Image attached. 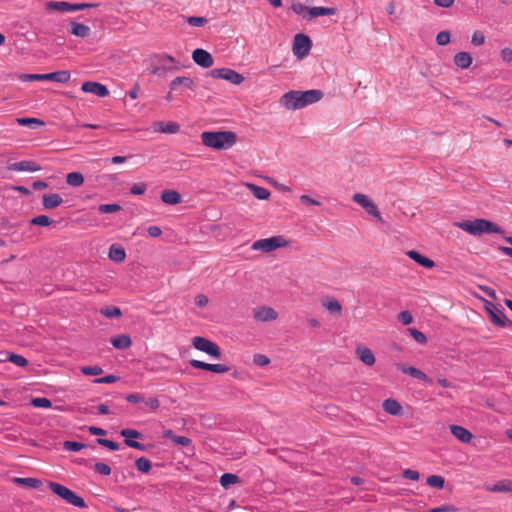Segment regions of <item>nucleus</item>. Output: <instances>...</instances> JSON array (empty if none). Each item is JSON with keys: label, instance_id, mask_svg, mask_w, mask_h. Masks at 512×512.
<instances>
[{"label": "nucleus", "instance_id": "f257e3e1", "mask_svg": "<svg viewBox=\"0 0 512 512\" xmlns=\"http://www.w3.org/2000/svg\"><path fill=\"white\" fill-rule=\"evenodd\" d=\"M323 96V92L319 89L307 91L291 90L281 97L280 103L286 109L298 110L320 101Z\"/></svg>", "mask_w": 512, "mask_h": 512}, {"label": "nucleus", "instance_id": "f03ea898", "mask_svg": "<svg viewBox=\"0 0 512 512\" xmlns=\"http://www.w3.org/2000/svg\"><path fill=\"white\" fill-rule=\"evenodd\" d=\"M202 143L216 150H228L237 142L233 131H205L201 134Z\"/></svg>", "mask_w": 512, "mask_h": 512}, {"label": "nucleus", "instance_id": "7ed1b4c3", "mask_svg": "<svg viewBox=\"0 0 512 512\" xmlns=\"http://www.w3.org/2000/svg\"><path fill=\"white\" fill-rule=\"evenodd\" d=\"M457 226L472 236H481L485 233L504 234V230L497 224L486 219L464 220Z\"/></svg>", "mask_w": 512, "mask_h": 512}, {"label": "nucleus", "instance_id": "20e7f679", "mask_svg": "<svg viewBox=\"0 0 512 512\" xmlns=\"http://www.w3.org/2000/svg\"><path fill=\"white\" fill-rule=\"evenodd\" d=\"M48 487L54 494L66 501L68 504L78 508H85L87 506L85 500L81 496H78L72 490L60 483L49 481Z\"/></svg>", "mask_w": 512, "mask_h": 512}, {"label": "nucleus", "instance_id": "39448f33", "mask_svg": "<svg viewBox=\"0 0 512 512\" xmlns=\"http://www.w3.org/2000/svg\"><path fill=\"white\" fill-rule=\"evenodd\" d=\"M19 79L23 82L49 80L58 83H66L70 79V73L66 70H61L46 74H20Z\"/></svg>", "mask_w": 512, "mask_h": 512}, {"label": "nucleus", "instance_id": "423d86ee", "mask_svg": "<svg viewBox=\"0 0 512 512\" xmlns=\"http://www.w3.org/2000/svg\"><path fill=\"white\" fill-rule=\"evenodd\" d=\"M484 308L490 316L491 322L498 327H509L512 328V320L508 319L504 313L503 308L497 307L492 302L484 300Z\"/></svg>", "mask_w": 512, "mask_h": 512}, {"label": "nucleus", "instance_id": "0eeeda50", "mask_svg": "<svg viewBox=\"0 0 512 512\" xmlns=\"http://www.w3.org/2000/svg\"><path fill=\"white\" fill-rule=\"evenodd\" d=\"M288 241L282 236H273L270 238L260 239L252 244V249L261 250L263 252H271L278 248L286 247Z\"/></svg>", "mask_w": 512, "mask_h": 512}, {"label": "nucleus", "instance_id": "6e6552de", "mask_svg": "<svg viewBox=\"0 0 512 512\" xmlns=\"http://www.w3.org/2000/svg\"><path fill=\"white\" fill-rule=\"evenodd\" d=\"M192 344L195 349L202 351L215 359L221 358L222 354L220 347L216 343L210 341L205 337H194L192 340Z\"/></svg>", "mask_w": 512, "mask_h": 512}, {"label": "nucleus", "instance_id": "1a4fd4ad", "mask_svg": "<svg viewBox=\"0 0 512 512\" xmlns=\"http://www.w3.org/2000/svg\"><path fill=\"white\" fill-rule=\"evenodd\" d=\"M312 48L311 39L302 33L295 35L292 45V51L298 58H304L307 56Z\"/></svg>", "mask_w": 512, "mask_h": 512}, {"label": "nucleus", "instance_id": "9d476101", "mask_svg": "<svg viewBox=\"0 0 512 512\" xmlns=\"http://www.w3.org/2000/svg\"><path fill=\"white\" fill-rule=\"evenodd\" d=\"M352 200L360 205L369 215L376 218L378 221L383 222L382 216L376 204L367 195L362 193H355Z\"/></svg>", "mask_w": 512, "mask_h": 512}, {"label": "nucleus", "instance_id": "9b49d317", "mask_svg": "<svg viewBox=\"0 0 512 512\" xmlns=\"http://www.w3.org/2000/svg\"><path fill=\"white\" fill-rule=\"evenodd\" d=\"M209 75L215 79H224L234 85H239L244 81V77L230 68H216L209 72Z\"/></svg>", "mask_w": 512, "mask_h": 512}, {"label": "nucleus", "instance_id": "f8f14e48", "mask_svg": "<svg viewBox=\"0 0 512 512\" xmlns=\"http://www.w3.org/2000/svg\"><path fill=\"white\" fill-rule=\"evenodd\" d=\"M120 435L122 437H125L124 443L128 447L140 450V451H146L147 446L145 444H142L138 441H135L134 439H142L143 434L135 429L125 428L120 431Z\"/></svg>", "mask_w": 512, "mask_h": 512}, {"label": "nucleus", "instance_id": "ddd939ff", "mask_svg": "<svg viewBox=\"0 0 512 512\" xmlns=\"http://www.w3.org/2000/svg\"><path fill=\"white\" fill-rule=\"evenodd\" d=\"M192 59L202 68H210L214 64L212 55L202 48H197L192 52Z\"/></svg>", "mask_w": 512, "mask_h": 512}, {"label": "nucleus", "instance_id": "4468645a", "mask_svg": "<svg viewBox=\"0 0 512 512\" xmlns=\"http://www.w3.org/2000/svg\"><path fill=\"white\" fill-rule=\"evenodd\" d=\"M253 317L256 321L267 322L276 320L278 313L271 307L262 306L253 310Z\"/></svg>", "mask_w": 512, "mask_h": 512}, {"label": "nucleus", "instance_id": "2eb2a0df", "mask_svg": "<svg viewBox=\"0 0 512 512\" xmlns=\"http://www.w3.org/2000/svg\"><path fill=\"white\" fill-rule=\"evenodd\" d=\"M81 90L86 93L95 94L102 98L109 95V90L105 85L94 81L84 82L82 84Z\"/></svg>", "mask_w": 512, "mask_h": 512}, {"label": "nucleus", "instance_id": "dca6fc26", "mask_svg": "<svg viewBox=\"0 0 512 512\" xmlns=\"http://www.w3.org/2000/svg\"><path fill=\"white\" fill-rule=\"evenodd\" d=\"M63 203V198L58 193L44 194L42 196V205L46 210L57 208Z\"/></svg>", "mask_w": 512, "mask_h": 512}, {"label": "nucleus", "instance_id": "f3484780", "mask_svg": "<svg viewBox=\"0 0 512 512\" xmlns=\"http://www.w3.org/2000/svg\"><path fill=\"white\" fill-rule=\"evenodd\" d=\"M397 369L400 370L402 373L407 374L413 378H416L418 380H422L425 382H431V379L420 369L406 366L404 364H398Z\"/></svg>", "mask_w": 512, "mask_h": 512}, {"label": "nucleus", "instance_id": "a211bd4d", "mask_svg": "<svg viewBox=\"0 0 512 512\" xmlns=\"http://www.w3.org/2000/svg\"><path fill=\"white\" fill-rule=\"evenodd\" d=\"M450 431L452 435L462 443H469L473 438V434L468 429L460 425H450Z\"/></svg>", "mask_w": 512, "mask_h": 512}, {"label": "nucleus", "instance_id": "6ab92c4d", "mask_svg": "<svg viewBox=\"0 0 512 512\" xmlns=\"http://www.w3.org/2000/svg\"><path fill=\"white\" fill-rule=\"evenodd\" d=\"M406 254L410 259L414 260L416 263L423 266L424 268L431 269L435 266V262L433 260L422 255L416 250H409L407 251Z\"/></svg>", "mask_w": 512, "mask_h": 512}, {"label": "nucleus", "instance_id": "aec40b11", "mask_svg": "<svg viewBox=\"0 0 512 512\" xmlns=\"http://www.w3.org/2000/svg\"><path fill=\"white\" fill-rule=\"evenodd\" d=\"M179 85H182L192 91H195L197 87L195 81L192 78L186 76H177L170 82L169 88L170 90H176Z\"/></svg>", "mask_w": 512, "mask_h": 512}, {"label": "nucleus", "instance_id": "412c9836", "mask_svg": "<svg viewBox=\"0 0 512 512\" xmlns=\"http://www.w3.org/2000/svg\"><path fill=\"white\" fill-rule=\"evenodd\" d=\"M9 169L14 171L36 172L39 171L41 167L34 161L23 160L11 164Z\"/></svg>", "mask_w": 512, "mask_h": 512}, {"label": "nucleus", "instance_id": "4be33fe9", "mask_svg": "<svg viewBox=\"0 0 512 512\" xmlns=\"http://www.w3.org/2000/svg\"><path fill=\"white\" fill-rule=\"evenodd\" d=\"M161 200L163 203L167 205H176L181 203L182 196L179 192L176 190H163L161 193Z\"/></svg>", "mask_w": 512, "mask_h": 512}, {"label": "nucleus", "instance_id": "5701e85b", "mask_svg": "<svg viewBox=\"0 0 512 512\" xmlns=\"http://www.w3.org/2000/svg\"><path fill=\"white\" fill-rule=\"evenodd\" d=\"M383 410L393 416H399L402 414V406L397 400L386 399L382 404Z\"/></svg>", "mask_w": 512, "mask_h": 512}, {"label": "nucleus", "instance_id": "b1692460", "mask_svg": "<svg viewBox=\"0 0 512 512\" xmlns=\"http://www.w3.org/2000/svg\"><path fill=\"white\" fill-rule=\"evenodd\" d=\"M71 26V34L80 37V38H86L90 35L91 29L89 26L85 24H81L75 21L70 22Z\"/></svg>", "mask_w": 512, "mask_h": 512}, {"label": "nucleus", "instance_id": "393cba45", "mask_svg": "<svg viewBox=\"0 0 512 512\" xmlns=\"http://www.w3.org/2000/svg\"><path fill=\"white\" fill-rule=\"evenodd\" d=\"M356 354L359 359L368 366H372L375 363V356L369 348L358 347L356 349Z\"/></svg>", "mask_w": 512, "mask_h": 512}, {"label": "nucleus", "instance_id": "a878e982", "mask_svg": "<svg viewBox=\"0 0 512 512\" xmlns=\"http://www.w3.org/2000/svg\"><path fill=\"white\" fill-rule=\"evenodd\" d=\"M111 344L116 349H128L132 345V340L129 335L121 334L111 338Z\"/></svg>", "mask_w": 512, "mask_h": 512}, {"label": "nucleus", "instance_id": "bb28decb", "mask_svg": "<svg viewBox=\"0 0 512 512\" xmlns=\"http://www.w3.org/2000/svg\"><path fill=\"white\" fill-rule=\"evenodd\" d=\"M454 63L457 67L466 69L472 64V57L468 52H458L454 56Z\"/></svg>", "mask_w": 512, "mask_h": 512}, {"label": "nucleus", "instance_id": "cd10ccee", "mask_svg": "<svg viewBox=\"0 0 512 512\" xmlns=\"http://www.w3.org/2000/svg\"><path fill=\"white\" fill-rule=\"evenodd\" d=\"M180 129V125L176 122H168V123H164V122H156L155 123V130L158 131V132H161V133H169V134H173V133H177Z\"/></svg>", "mask_w": 512, "mask_h": 512}, {"label": "nucleus", "instance_id": "c85d7f7f", "mask_svg": "<svg viewBox=\"0 0 512 512\" xmlns=\"http://www.w3.org/2000/svg\"><path fill=\"white\" fill-rule=\"evenodd\" d=\"M337 13V9L334 7H311L309 9V15L311 18L319 17V16H330L335 15Z\"/></svg>", "mask_w": 512, "mask_h": 512}, {"label": "nucleus", "instance_id": "c756f323", "mask_svg": "<svg viewBox=\"0 0 512 512\" xmlns=\"http://www.w3.org/2000/svg\"><path fill=\"white\" fill-rule=\"evenodd\" d=\"M109 258L117 263L123 262L126 258V252L121 246L113 244L109 248Z\"/></svg>", "mask_w": 512, "mask_h": 512}, {"label": "nucleus", "instance_id": "7c9ffc66", "mask_svg": "<svg viewBox=\"0 0 512 512\" xmlns=\"http://www.w3.org/2000/svg\"><path fill=\"white\" fill-rule=\"evenodd\" d=\"M5 354H6V357L4 359H0L1 361H9L19 367H25L28 365V360L25 357H23L22 355L10 353V352H7Z\"/></svg>", "mask_w": 512, "mask_h": 512}, {"label": "nucleus", "instance_id": "2f4dec72", "mask_svg": "<svg viewBox=\"0 0 512 512\" xmlns=\"http://www.w3.org/2000/svg\"><path fill=\"white\" fill-rule=\"evenodd\" d=\"M46 8L60 12H71V3L64 1H49L46 3Z\"/></svg>", "mask_w": 512, "mask_h": 512}, {"label": "nucleus", "instance_id": "473e14b6", "mask_svg": "<svg viewBox=\"0 0 512 512\" xmlns=\"http://www.w3.org/2000/svg\"><path fill=\"white\" fill-rule=\"evenodd\" d=\"M14 482L19 485H23V486L33 488V489H39L42 486L41 480H39L37 478H31V477L15 478Z\"/></svg>", "mask_w": 512, "mask_h": 512}, {"label": "nucleus", "instance_id": "72a5a7b5", "mask_svg": "<svg viewBox=\"0 0 512 512\" xmlns=\"http://www.w3.org/2000/svg\"><path fill=\"white\" fill-rule=\"evenodd\" d=\"M248 187L253 195L259 200H266L270 197V191L264 187L255 184H249Z\"/></svg>", "mask_w": 512, "mask_h": 512}, {"label": "nucleus", "instance_id": "f704fd0d", "mask_svg": "<svg viewBox=\"0 0 512 512\" xmlns=\"http://www.w3.org/2000/svg\"><path fill=\"white\" fill-rule=\"evenodd\" d=\"M66 183L72 187H79L84 183V176L80 172H71L66 176Z\"/></svg>", "mask_w": 512, "mask_h": 512}, {"label": "nucleus", "instance_id": "c9c22d12", "mask_svg": "<svg viewBox=\"0 0 512 512\" xmlns=\"http://www.w3.org/2000/svg\"><path fill=\"white\" fill-rule=\"evenodd\" d=\"M240 482V478L236 474L224 473L220 477V484L223 488L228 489L230 485Z\"/></svg>", "mask_w": 512, "mask_h": 512}, {"label": "nucleus", "instance_id": "e433bc0d", "mask_svg": "<svg viewBox=\"0 0 512 512\" xmlns=\"http://www.w3.org/2000/svg\"><path fill=\"white\" fill-rule=\"evenodd\" d=\"M54 221L47 215H38L29 220L31 226H50Z\"/></svg>", "mask_w": 512, "mask_h": 512}, {"label": "nucleus", "instance_id": "4c0bfd02", "mask_svg": "<svg viewBox=\"0 0 512 512\" xmlns=\"http://www.w3.org/2000/svg\"><path fill=\"white\" fill-rule=\"evenodd\" d=\"M17 123L21 126H28L31 128H37L44 125V122L38 118H17Z\"/></svg>", "mask_w": 512, "mask_h": 512}, {"label": "nucleus", "instance_id": "58836bf2", "mask_svg": "<svg viewBox=\"0 0 512 512\" xmlns=\"http://www.w3.org/2000/svg\"><path fill=\"white\" fill-rule=\"evenodd\" d=\"M135 467L142 473H149L152 468V463L146 457H139L135 461Z\"/></svg>", "mask_w": 512, "mask_h": 512}, {"label": "nucleus", "instance_id": "ea45409f", "mask_svg": "<svg viewBox=\"0 0 512 512\" xmlns=\"http://www.w3.org/2000/svg\"><path fill=\"white\" fill-rule=\"evenodd\" d=\"M100 313L107 318H117L122 315L120 308L116 306H105L101 308Z\"/></svg>", "mask_w": 512, "mask_h": 512}, {"label": "nucleus", "instance_id": "a19ab883", "mask_svg": "<svg viewBox=\"0 0 512 512\" xmlns=\"http://www.w3.org/2000/svg\"><path fill=\"white\" fill-rule=\"evenodd\" d=\"M426 483L431 487L442 489L444 487L445 480L442 476L431 475L427 478Z\"/></svg>", "mask_w": 512, "mask_h": 512}, {"label": "nucleus", "instance_id": "79ce46f5", "mask_svg": "<svg viewBox=\"0 0 512 512\" xmlns=\"http://www.w3.org/2000/svg\"><path fill=\"white\" fill-rule=\"evenodd\" d=\"M31 405L36 408H51L52 402L46 397H36L31 400Z\"/></svg>", "mask_w": 512, "mask_h": 512}, {"label": "nucleus", "instance_id": "37998d69", "mask_svg": "<svg viewBox=\"0 0 512 512\" xmlns=\"http://www.w3.org/2000/svg\"><path fill=\"white\" fill-rule=\"evenodd\" d=\"M493 492H512V481H501L496 483L492 488Z\"/></svg>", "mask_w": 512, "mask_h": 512}, {"label": "nucleus", "instance_id": "c03bdc74", "mask_svg": "<svg viewBox=\"0 0 512 512\" xmlns=\"http://www.w3.org/2000/svg\"><path fill=\"white\" fill-rule=\"evenodd\" d=\"M172 70L171 67H166L165 64L161 63V65H152L150 72L153 75L164 77L168 71Z\"/></svg>", "mask_w": 512, "mask_h": 512}, {"label": "nucleus", "instance_id": "a18cd8bd", "mask_svg": "<svg viewBox=\"0 0 512 512\" xmlns=\"http://www.w3.org/2000/svg\"><path fill=\"white\" fill-rule=\"evenodd\" d=\"M85 447H86V445L84 443L76 442V441H65L63 443V448L65 450L73 451V452L80 451L81 449H83Z\"/></svg>", "mask_w": 512, "mask_h": 512}, {"label": "nucleus", "instance_id": "49530a36", "mask_svg": "<svg viewBox=\"0 0 512 512\" xmlns=\"http://www.w3.org/2000/svg\"><path fill=\"white\" fill-rule=\"evenodd\" d=\"M408 332L415 339V341L418 342L419 344H426L427 343V337L421 331H419V330H417L415 328H408Z\"/></svg>", "mask_w": 512, "mask_h": 512}, {"label": "nucleus", "instance_id": "de8ad7c7", "mask_svg": "<svg viewBox=\"0 0 512 512\" xmlns=\"http://www.w3.org/2000/svg\"><path fill=\"white\" fill-rule=\"evenodd\" d=\"M121 210V206L119 204H101L98 207V211L100 213H114Z\"/></svg>", "mask_w": 512, "mask_h": 512}, {"label": "nucleus", "instance_id": "09e8293b", "mask_svg": "<svg viewBox=\"0 0 512 512\" xmlns=\"http://www.w3.org/2000/svg\"><path fill=\"white\" fill-rule=\"evenodd\" d=\"M96 442L97 444L104 446L112 451H116L119 449V444L109 439L97 438Z\"/></svg>", "mask_w": 512, "mask_h": 512}, {"label": "nucleus", "instance_id": "8fccbe9b", "mask_svg": "<svg viewBox=\"0 0 512 512\" xmlns=\"http://www.w3.org/2000/svg\"><path fill=\"white\" fill-rule=\"evenodd\" d=\"M324 306L331 313L340 314L342 311V306L337 300L328 301L327 303H324Z\"/></svg>", "mask_w": 512, "mask_h": 512}, {"label": "nucleus", "instance_id": "3c124183", "mask_svg": "<svg viewBox=\"0 0 512 512\" xmlns=\"http://www.w3.org/2000/svg\"><path fill=\"white\" fill-rule=\"evenodd\" d=\"M94 470L104 476H108L111 473V468L108 464L103 462H97L94 465Z\"/></svg>", "mask_w": 512, "mask_h": 512}, {"label": "nucleus", "instance_id": "603ef678", "mask_svg": "<svg viewBox=\"0 0 512 512\" xmlns=\"http://www.w3.org/2000/svg\"><path fill=\"white\" fill-rule=\"evenodd\" d=\"M81 372L84 374V375H100L103 373V370L101 367L99 366H85V367H82L81 368Z\"/></svg>", "mask_w": 512, "mask_h": 512}, {"label": "nucleus", "instance_id": "864d4df0", "mask_svg": "<svg viewBox=\"0 0 512 512\" xmlns=\"http://www.w3.org/2000/svg\"><path fill=\"white\" fill-rule=\"evenodd\" d=\"M450 42V33L448 31H441L436 36V43L439 46L447 45Z\"/></svg>", "mask_w": 512, "mask_h": 512}, {"label": "nucleus", "instance_id": "5fc2aeb1", "mask_svg": "<svg viewBox=\"0 0 512 512\" xmlns=\"http://www.w3.org/2000/svg\"><path fill=\"white\" fill-rule=\"evenodd\" d=\"M398 321L403 325H409L413 322V316L409 311H402L397 316Z\"/></svg>", "mask_w": 512, "mask_h": 512}, {"label": "nucleus", "instance_id": "6e6d98bb", "mask_svg": "<svg viewBox=\"0 0 512 512\" xmlns=\"http://www.w3.org/2000/svg\"><path fill=\"white\" fill-rule=\"evenodd\" d=\"M207 22L208 20L205 17L190 16L187 18V23L192 26L201 27L204 26Z\"/></svg>", "mask_w": 512, "mask_h": 512}, {"label": "nucleus", "instance_id": "4d7b16f0", "mask_svg": "<svg viewBox=\"0 0 512 512\" xmlns=\"http://www.w3.org/2000/svg\"><path fill=\"white\" fill-rule=\"evenodd\" d=\"M147 189V185L146 183L144 182H138V183H135L131 189H130V192L134 195H142L145 193Z\"/></svg>", "mask_w": 512, "mask_h": 512}, {"label": "nucleus", "instance_id": "13d9d810", "mask_svg": "<svg viewBox=\"0 0 512 512\" xmlns=\"http://www.w3.org/2000/svg\"><path fill=\"white\" fill-rule=\"evenodd\" d=\"M96 3H71V12L97 7Z\"/></svg>", "mask_w": 512, "mask_h": 512}, {"label": "nucleus", "instance_id": "bf43d9fd", "mask_svg": "<svg viewBox=\"0 0 512 512\" xmlns=\"http://www.w3.org/2000/svg\"><path fill=\"white\" fill-rule=\"evenodd\" d=\"M253 362L258 366H266L270 363V359L264 354H255Z\"/></svg>", "mask_w": 512, "mask_h": 512}, {"label": "nucleus", "instance_id": "052dcab7", "mask_svg": "<svg viewBox=\"0 0 512 512\" xmlns=\"http://www.w3.org/2000/svg\"><path fill=\"white\" fill-rule=\"evenodd\" d=\"M172 441L180 446L188 447L192 445V440L186 436H177L172 438Z\"/></svg>", "mask_w": 512, "mask_h": 512}, {"label": "nucleus", "instance_id": "680f3d73", "mask_svg": "<svg viewBox=\"0 0 512 512\" xmlns=\"http://www.w3.org/2000/svg\"><path fill=\"white\" fill-rule=\"evenodd\" d=\"M484 42H485V36L482 32L476 31L473 33L472 38H471V43L473 45L480 46V45L484 44Z\"/></svg>", "mask_w": 512, "mask_h": 512}, {"label": "nucleus", "instance_id": "e2e57ef3", "mask_svg": "<svg viewBox=\"0 0 512 512\" xmlns=\"http://www.w3.org/2000/svg\"><path fill=\"white\" fill-rule=\"evenodd\" d=\"M230 370L227 365L224 364H209V370L214 373H226Z\"/></svg>", "mask_w": 512, "mask_h": 512}, {"label": "nucleus", "instance_id": "0e129e2a", "mask_svg": "<svg viewBox=\"0 0 512 512\" xmlns=\"http://www.w3.org/2000/svg\"><path fill=\"white\" fill-rule=\"evenodd\" d=\"M291 9L293 10L294 13L301 15L304 12L309 13L310 8L304 5L303 3L297 2L292 4Z\"/></svg>", "mask_w": 512, "mask_h": 512}, {"label": "nucleus", "instance_id": "69168bd1", "mask_svg": "<svg viewBox=\"0 0 512 512\" xmlns=\"http://www.w3.org/2000/svg\"><path fill=\"white\" fill-rule=\"evenodd\" d=\"M457 508L453 505H442L429 509L428 512H456Z\"/></svg>", "mask_w": 512, "mask_h": 512}, {"label": "nucleus", "instance_id": "338daca9", "mask_svg": "<svg viewBox=\"0 0 512 512\" xmlns=\"http://www.w3.org/2000/svg\"><path fill=\"white\" fill-rule=\"evenodd\" d=\"M419 472L412 469H406L403 471V477L408 480L416 481L419 479Z\"/></svg>", "mask_w": 512, "mask_h": 512}, {"label": "nucleus", "instance_id": "774afa93", "mask_svg": "<svg viewBox=\"0 0 512 512\" xmlns=\"http://www.w3.org/2000/svg\"><path fill=\"white\" fill-rule=\"evenodd\" d=\"M501 59L505 63H510L512 61V49L506 47L501 50Z\"/></svg>", "mask_w": 512, "mask_h": 512}]
</instances>
